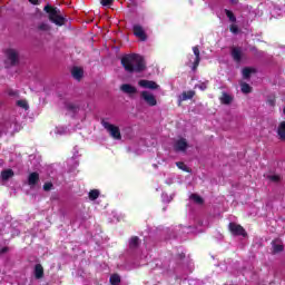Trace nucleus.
<instances>
[{
	"label": "nucleus",
	"mask_w": 285,
	"mask_h": 285,
	"mask_svg": "<svg viewBox=\"0 0 285 285\" xmlns=\"http://www.w3.org/2000/svg\"><path fill=\"white\" fill-rule=\"evenodd\" d=\"M138 86H140V88H146L147 90H159V85L154 80L141 79L138 81Z\"/></svg>",
	"instance_id": "obj_8"
},
{
	"label": "nucleus",
	"mask_w": 285,
	"mask_h": 285,
	"mask_svg": "<svg viewBox=\"0 0 285 285\" xmlns=\"http://www.w3.org/2000/svg\"><path fill=\"white\" fill-rule=\"evenodd\" d=\"M140 244H141V240L138 238V236H132L129 239V248H130V250H137V248H139Z\"/></svg>",
	"instance_id": "obj_15"
},
{
	"label": "nucleus",
	"mask_w": 285,
	"mask_h": 285,
	"mask_svg": "<svg viewBox=\"0 0 285 285\" xmlns=\"http://www.w3.org/2000/svg\"><path fill=\"white\" fill-rule=\"evenodd\" d=\"M32 6H39V0H29Z\"/></svg>",
	"instance_id": "obj_39"
},
{
	"label": "nucleus",
	"mask_w": 285,
	"mask_h": 285,
	"mask_svg": "<svg viewBox=\"0 0 285 285\" xmlns=\"http://www.w3.org/2000/svg\"><path fill=\"white\" fill-rule=\"evenodd\" d=\"M176 166L180 170H184V173H190V169L188 168V166H186V164H184L183 161L176 163Z\"/></svg>",
	"instance_id": "obj_27"
},
{
	"label": "nucleus",
	"mask_w": 285,
	"mask_h": 285,
	"mask_svg": "<svg viewBox=\"0 0 285 285\" xmlns=\"http://www.w3.org/2000/svg\"><path fill=\"white\" fill-rule=\"evenodd\" d=\"M71 75L73 79H76L77 81H81V79H83V69L79 67H73L71 70Z\"/></svg>",
	"instance_id": "obj_13"
},
{
	"label": "nucleus",
	"mask_w": 285,
	"mask_h": 285,
	"mask_svg": "<svg viewBox=\"0 0 285 285\" xmlns=\"http://www.w3.org/2000/svg\"><path fill=\"white\" fill-rule=\"evenodd\" d=\"M33 275H35L36 279H43V265L36 264L35 269H33Z\"/></svg>",
	"instance_id": "obj_17"
},
{
	"label": "nucleus",
	"mask_w": 285,
	"mask_h": 285,
	"mask_svg": "<svg viewBox=\"0 0 285 285\" xmlns=\"http://www.w3.org/2000/svg\"><path fill=\"white\" fill-rule=\"evenodd\" d=\"M120 90L125 92V95H137V87L130 83H124L120 86Z\"/></svg>",
	"instance_id": "obj_11"
},
{
	"label": "nucleus",
	"mask_w": 285,
	"mask_h": 285,
	"mask_svg": "<svg viewBox=\"0 0 285 285\" xmlns=\"http://www.w3.org/2000/svg\"><path fill=\"white\" fill-rule=\"evenodd\" d=\"M253 72H255V69L250 68V67H245L243 69V77L245 79H250V75H253Z\"/></svg>",
	"instance_id": "obj_25"
},
{
	"label": "nucleus",
	"mask_w": 285,
	"mask_h": 285,
	"mask_svg": "<svg viewBox=\"0 0 285 285\" xmlns=\"http://www.w3.org/2000/svg\"><path fill=\"white\" fill-rule=\"evenodd\" d=\"M219 101L224 106H230V104H233V96H230L226 92H223L222 96L219 97Z\"/></svg>",
	"instance_id": "obj_16"
},
{
	"label": "nucleus",
	"mask_w": 285,
	"mask_h": 285,
	"mask_svg": "<svg viewBox=\"0 0 285 285\" xmlns=\"http://www.w3.org/2000/svg\"><path fill=\"white\" fill-rule=\"evenodd\" d=\"M101 126L102 128H105V130H107V132H109L110 137H112V139L116 140H121V130L119 129L118 126H115L106 120H101Z\"/></svg>",
	"instance_id": "obj_3"
},
{
	"label": "nucleus",
	"mask_w": 285,
	"mask_h": 285,
	"mask_svg": "<svg viewBox=\"0 0 285 285\" xmlns=\"http://www.w3.org/2000/svg\"><path fill=\"white\" fill-rule=\"evenodd\" d=\"M132 32L137 39L140 41H148V36L146 35V31L144 30V27L141 24H134Z\"/></svg>",
	"instance_id": "obj_7"
},
{
	"label": "nucleus",
	"mask_w": 285,
	"mask_h": 285,
	"mask_svg": "<svg viewBox=\"0 0 285 285\" xmlns=\"http://www.w3.org/2000/svg\"><path fill=\"white\" fill-rule=\"evenodd\" d=\"M120 63L129 75L141 73L146 71V59L139 53H128L121 57Z\"/></svg>",
	"instance_id": "obj_1"
},
{
	"label": "nucleus",
	"mask_w": 285,
	"mask_h": 285,
	"mask_svg": "<svg viewBox=\"0 0 285 285\" xmlns=\"http://www.w3.org/2000/svg\"><path fill=\"white\" fill-rule=\"evenodd\" d=\"M6 57L10 66H19V51L17 49H7Z\"/></svg>",
	"instance_id": "obj_5"
},
{
	"label": "nucleus",
	"mask_w": 285,
	"mask_h": 285,
	"mask_svg": "<svg viewBox=\"0 0 285 285\" xmlns=\"http://www.w3.org/2000/svg\"><path fill=\"white\" fill-rule=\"evenodd\" d=\"M1 135H2V131H1V129H0V137H1Z\"/></svg>",
	"instance_id": "obj_43"
},
{
	"label": "nucleus",
	"mask_w": 285,
	"mask_h": 285,
	"mask_svg": "<svg viewBox=\"0 0 285 285\" xmlns=\"http://www.w3.org/2000/svg\"><path fill=\"white\" fill-rule=\"evenodd\" d=\"M229 31L233 32V35H238L239 33V27H237V24H230Z\"/></svg>",
	"instance_id": "obj_32"
},
{
	"label": "nucleus",
	"mask_w": 285,
	"mask_h": 285,
	"mask_svg": "<svg viewBox=\"0 0 285 285\" xmlns=\"http://www.w3.org/2000/svg\"><path fill=\"white\" fill-rule=\"evenodd\" d=\"M65 108L66 110H68L69 112H77V110H79V106L72 104V102H66L65 104Z\"/></svg>",
	"instance_id": "obj_23"
},
{
	"label": "nucleus",
	"mask_w": 285,
	"mask_h": 285,
	"mask_svg": "<svg viewBox=\"0 0 285 285\" xmlns=\"http://www.w3.org/2000/svg\"><path fill=\"white\" fill-rule=\"evenodd\" d=\"M240 90L245 95H248V94L253 92V87H250V85H248L247 82H242L240 83Z\"/></svg>",
	"instance_id": "obj_22"
},
{
	"label": "nucleus",
	"mask_w": 285,
	"mask_h": 285,
	"mask_svg": "<svg viewBox=\"0 0 285 285\" xmlns=\"http://www.w3.org/2000/svg\"><path fill=\"white\" fill-rule=\"evenodd\" d=\"M10 97H14L17 95V91H9Z\"/></svg>",
	"instance_id": "obj_40"
},
{
	"label": "nucleus",
	"mask_w": 285,
	"mask_h": 285,
	"mask_svg": "<svg viewBox=\"0 0 285 285\" xmlns=\"http://www.w3.org/2000/svg\"><path fill=\"white\" fill-rule=\"evenodd\" d=\"M17 106H19V108H23L24 110H28V108H29L28 101H26V100H18Z\"/></svg>",
	"instance_id": "obj_29"
},
{
	"label": "nucleus",
	"mask_w": 285,
	"mask_h": 285,
	"mask_svg": "<svg viewBox=\"0 0 285 285\" xmlns=\"http://www.w3.org/2000/svg\"><path fill=\"white\" fill-rule=\"evenodd\" d=\"M268 179L277 184L282 178L279 177V175H272V176H268Z\"/></svg>",
	"instance_id": "obj_35"
},
{
	"label": "nucleus",
	"mask_w": 285,
	"mask_h": 285,
	"mask_svg": "<svg viewBox=\"0 0 285 285\" xmlns=\"http://www.w3.org/2000/svg\"><path fill=\"white\" fill-rule=\"evenodd\" d=\"M195 90H189V91H184L180 96H179V102L181 101H188V99H193V97H195Z\"/></svg>",
	"instance_id": "obj_18"
},
{
	"label": "nucleus",
	"mask_w": 285,
	"mask_h": 285,
	"mask_svg": "<svg viewBox=\"0 0 285 285\" xmlns=\"http://www.w3.org/2000/svg\"><path fill=\"white\" fill-rule=\"evenodd\" d=\"M177 259H186V254L184 253L178 254Z\"/></svg>",
	"instance_id": "obj_38"
},
{
	"label": "nucleus",
	"mask_w": 285,
	"mask_h": 285,
	"mask_svg": "<svg viewBox=\"0 0 285 285\" xmlns=\"http://www.w3.org/2000/svg\"><path fill=\"white\" fill-rule=\"evenodd\" d=\"M275 97H269L268 99H267V104H268V106H272V107H274L275 106Z\"/></svg>",
	"instance_id": "obj_37"
},
{
	"label": "nucleus",
	"mask_w": 285,
	"mask_h": 285,
	"mask_svg": "<svg viewBox=\"0 0 285 285\" xmlns=\"http://www.w3.org/2000/svg\"><path fill=\"white\" fill-rule=\"evenodd\" d=\"M140 98L144 99L147 106H150V107L157 106V98L155 97V95L150 94V91H146V90L141 91Z\"/></svg>",
	"instance_id": "obj_6"
},
{
	"label": "nucleus",
	"mask_w": 285,
	"mask_h": 285,
	"mask_svg": "<svg viewBox=\"0 0 285 285\" xmlns=\"http://www.w3.org/2000/svg\"><path fill=\"white\" fill-rule=\"evenodd\" d=\"M52 188H53V185H52L51 181L45 183V185H43V190H45L46 193L52 190Z\"/></svg>",
	"instance_id": "obj_33"
},
{
	"label": "nucleus",
	"mask_w": 285,
	"mask_h": 285,
	"mask_svg": "<svg viewBox=\"0 0 285 285\" xmlns=\"http://www.w3.org/2000/svg\"><path fill=\"white\" fill-rule=\"evenodd\" d=\"M232 59L236 62V63H242V49L238 47H234L232 48Z\"/></svg>",
	"instance_id": "obj_12"
},
{
	"label": "nucleus",
	"mask_w": 285,
	"mask_h": 285,
	"mask_svg": "<svg viewBox=\"0 0 285 285\" xmlns=\"http://www.w3.org/2000/svg\"><path fill=\"white\" fill-rule=\"evenodd\" d=\"M1 253H8V247H3V248L1 249Z\"/></svg>",
	"instance_id": "obj_41"
},
{
	"label": "nucleus",
	"mask_w": 285,
	"mask_h": 285,
	"mask_svg": "<svg viewBox=\"0 0 285 285\" xmlns=\"http://www.w3.org/2000/svg\"><path fill=\"white\" fill-rule=\"evenodd\" d=\"M283 112H284V115H285V108L283 109Z\"/></svg>",
	"instance_id": "obj_44"
},
{
	"label": "nucleus",
	"mask_w": 285,
	"mask_h": 285,
	"mask_svg": "<svg viewBox=\"0 0 285 285\" xmlns=\"http://www.w3.org/2000/svg\"><path fill=\"white\" fill-rule=\"evenodd\" d=\"M273 252L274 253H282V252H284V245H274L273 246Z\"/></svg>",
	"instance_id": "obj_34"
},
{
	"label": "nucleus",
	"mask_w": 285,
	"mask_h": 285,
	"mask_svg": "<svg viewBox=\"0 0 285 285\" xmlns=\"http://www.w3.org/2000/svg\"><path fill=\"white\" fill-rule=\"evenodd\" d=\"M174 149L176 150V153H186V150L188 149V141L186 140V138H180L176 140Z\"/></svg>",
	"instance_id": "obj_9"
},
{
	"label": "nucleus",
	"mask_w": 285,
	"mask_h": 285,
	"mask_svg": "<svg viewBox=\"0 0 285 285\" xmlns=\"http://www.w3.org/2000/svg\"><path fill=\"white\" fill-rule=\"evenodd\" d=\"M99 195H100L99 189H91L89 191L90 202H95V200L99 199Z\"/></svg>",
	"instance_id": "obj_24"
},
{
	"label": "nucleus",
	"mask_w": 285,
	"mask_h": 285,
	"mask_svg": "<svg viewBox=\"0 0 285 285\" xmlns=\"http://www.w3.org/2000/svg\"><path fill=\"white\" fill-rule=\"evenodd\" d=\"M228 230L234 237H247L248 236V233H246V229L237 223H229Z\"/></svg>",
	"instance_id": "obj_4"
},
{
	"label": "nucleus",
	"mask_w": 285,
	"mask_h": 285,
	"mask_svg": "<svg viewBox=\"0 0 285 285\" xmlns=\"http://www.w3.org/2000/svg\"><path fill=\"white\" fill-rule=\"evenodd\" d=\"M37 184H39V173L33 171V173L29 174V176H28V185L37 186Z\"/></svg>",
	"instance_id": "obj_14"
},
{
	"label": "nucleus",
	"mask_w": 285,
	"mask_h": 285,
	"mask_svg": "<svg viewBox=\"0 0 285 285\" xmlns=\"http://www.w3.org/2000/svg\"><path fill=\"white\" fill-rule=\"evenodd\" d=\"M232 3H239V0H230Z\"/></svg>",
	"instance_id": "obj_42"
},
{
	"label": "nucleus",
	"mask_w": 285,
	"mask_h": 285,
	"mask_svg": "<svg viewBox=\"0 0 285 285\" xmlns=\"http://www.w3.org/2000/svg\"><path fill=\"white\" fill-rule=\"evenodd\" d=\"M195 88H198L199 90H206L208 88V81L206 82H200L198 85L195 86Z\"/></svg>",
	"instance_id": "obj_30"
},
{
	"label": "nucleus",
	"mask_w": 285,
	"mask_h": 285,
	"mask_svg": "<svg viewBox=\"0 0 285 285\" xmlns=\"http://www.w3.org/2000/svg\"><path fill=\"white\" fill-rule=\"evenodd\" d=\"M43 10L47 12L49 21L55 26L61 28L68 23V19L61 14V9L47 4Z\"/></svg>",
	"instance_id": "obj_2"
},
{
	"label": "nucleus",
	"mask_w": 285,
	"mask_h": 285,
	"mask_svg": "<svg viewBox=\"0 0 285 285\" xmlns=\"http://www.w3.org/2000/svg\"><path fill=\"white\" fill-rule=\"evenodd\" d=\"M193 52L195 55V60L193 62L191 70H193V72H195L197 70V68H199V63L202 61V56H200V52H199V47L198 46L193 47Z\"/></svg>",
	"instance_id": "obj_10"
},
{
	"label": "nucleus",
	"mask_w": 285,
	"mask_h": 285,
	"mask_svg": "<svg viewBox=\"0 0 285 285\" xmlns=\"http://www.w3.org/2000/svg\"><path fill=\"white\" fill-rule=\"evenodd\" d=\"M190 199H193L196 204H204V198L197 194H191Z\"/></svg>",
	"instance_id": "obj_28"
},
{
	"label": "nucleus",
	"mask_w": 285,
	"mask_h": 285,
	"mask_svg": "<svg viewBox=\"0 0 285 285\" xmlns=\"http://www.w3.org/2000/svg\"><path fill=\"white\" fill-rule=\"evenodd\" d=\"M115 0H100L101 6L104 7H108V6H112Z\"/></svg>",
	"instance_id": "obj_36"
},
{
	"label": "nucleus",
	"mask_w": 285,
	"mask_h": 285,
	"mask_svg": "<svg viewBox=\"0 0 285 285\" xmlns=\"http://www.w3.org/2000/svg\"><path fill=\"white\" fill-rule=\"evenodd\" d=\"M111 285H119L121 284V276L119 274H112L109 278Z\"/></svg>",
	"instance_id": "obj_21"
},
{
	"label": "nucleus",
	"mask_w": 285,
	"mask_h": 285,
	"mask_svg": "<svg viewBox=\"0 0 285 285\" xmlns=\"http://www.w3.org/2000/svg\"><path fill=\"white\" fill-rule=\"evenodd\" d=\"M10 177H14V171L12 169L2 170L1 178L6 181L10 179Z\"/></svg>",
	"instance_id": "obj_20"
},
{
	"label": "nucleus",
	"mask_w": 285,
	"mask_h": 285,
	"mask_svg": "<svg viewBox=\"0 0 285 285\" xmlns=\"http://www.w3.org/2000/svg\"><path fill=\"white\" fill-rule=\"evenodd\" d=\"M225 14L232 23H235L237 21V17H235V13H233V11L225 9Z\"/></svg>",
	"instance_id": "obj_26"
},
{
	"label": "nucleus",
	"mask_w": 285,
	"mask_h": 285,
	"mask_svg": "<svg viewBox=\"0 0 285 285\" xmlns=\"http://www.w3.org/2000/svg\"><path fill=\"white\" fill-rule=\"evenodd\" d=\"M278 139L285 141V121H281L277 128Z\"/></svg>",
	"instance_id": "obj_19"
},
{
	"label": "nucleus",
	"mask_w": 285,
	"mask_h": 285,
	"mask_svg": "<svg viewBox=\"0 0 285 285\" xmlns=\"http://www.w3.org/2000/svg\"><path fill=\"white\" fill-rule=\"evenodd\" d=\"M38 28H39V30H42V31H45V32H48V30H50V26L48 24V23H40L39 26H38Z\"/></svg>",
	"instance_id": "obj_31"
}]
</instances>
